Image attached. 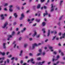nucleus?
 Here are the masks:
<instances>
[{
	"mask_svg": "<svg viewBox=\"0 0 65 65\" xmlns=\"http://www.w3.org/2000/svg\"><path fill=\"white\" fill-rule=\"evenodd\" d=\"M45 54V52H43L42 54V55L43 56H44Z\"/></svg>",
	"mask_w": 65,
	"mask_h": 65,
	"instance_id": "obj_35",
	"label": "nucleus"
},
{
	"mask_svg": "<svg viewBox=\"0 0 65 65\" xmlns=\"http://www.w3.org/2000/svg\"><path fill=\"white\" fill-rule=\"evenodd\" d=\"M51 63V62H48L47 63L48 65H50Z\"/></svg>",
	"mask_w": 65,
	"mask_h": 65,
	"instance_id": "obj_41",
	"label": "nucleus"
},
{
	"mask_svg": "<svg viewBox=\"0 0 65 65\" xmlns=\"http://www.w3.org/2000/svg\"><path fill=\"white\" fill-rule=\"evenodd\" d=\"M15 33V32L14 31H13L12 32V33L11 34V35L12 36H13L14 35V34Z\"/></svg>",
	"mask_w": 65,
	"mask_h": 65,
	"instance_id": "obj_17",
	"label": "nucleus"
},
{
	"mask_svg": "<svg viewBox=\"0 0 65 65\" xmlns=\"http://www.w3.org/2000/svg\"><path fill=\"white\" fill-rule=\"evenodd\" d=\"M55 32V30H54L53 31H51V33H53Z\"/></svg>",
	"mask_w": 65,
	"mask_h": 65,
	"instance_id": "obj_49",
	"label": "nucleus"
},
{
	"mask_svg": "<svg viewBox=\"0 0 65 65\" xmlns=\"http://www.w3.org/2000/svg\"><path fill=\"white\" fill-rule=\"evenodd\" d=\"M45 13H44L43 14V17H45V15H47L48 14V13H47V11L46 10L45 11Z\"/></svg>",
	"mask_w": 65,
	"mask_h": 65,
	"instance_id": "obj_7",
	"label": "nucleus"
},
{
	"mask_svg": "<svg viewBox=\"0 0 65 65\" xmlns=\"http://www.w3.org/2000/svg\"><path fill=\"white\" fill-rule=\"evenodd\" d=\"M1 17L2 18L1 20H3L4 19V16H3V15L2 14L1 15Z\"/></svg>",
	"mask_w": 65,
	"mask_h": 65,
	"instance_id": "obj_11",
	"label": "nucleus"
},
{
	"mask_svg": "<svg viewBox=\"0 0 65 65\" xmlns=\"http://www.w3.org/2000/svg\"><path fill=\"white\" fill-rule=\"evenodd\" d=\"M17 24V23H16V22H15L13 24V25H16V24Z\"/></svg>",
	"mask_w": 65,
	"mask_h": 65,
	"instance_id": "obj_48",
	"label": "nucleus"
},
{
	"mask_svg": "<svg viewBox=\"0 0 65 65\" xmlns=\"http://www.w3.org/2000/svg\"><path fill=\"white\" fill-rule=\"evenodd\" d=\"M63 2V1H60V3L59 4L60 6H61L62 5V3Z\"/></svg>",
	"mask_w": 65,
	"mask_h": 65,
	"instance_id": "obj_16",
	"label": "nucleus"
},
{
	"mask_svg": "<svg viewBox=\"0 0 65 65\" xmlns=\"http://www.w3.org/2000/svg\"><path fill=\"white\" fill-rule=\"evenodd\" d=\"M12 9L11 8H9V11H10V12H12Z\"/></svg>",
	"mask_w": 65,
	"mask_h": 65,
	"instance_id": "obj_23",
	"label": "nucleus"
},
{
	"mask_svg": "<svg viewBox=\"0 0 65 65\" xmlns=\"http://www.w3.org/2000/svg\"><path fill=\"white\" fill-rule=\"evenodd\" d=\"M58 35L59 36H61V32H60L58 33Z\"/></svg>",
	"mask_w": 65,
	"mask_h": 65,
	"instance_id": "obj_38",
	"label": "nucleus"
},
{
	"mask_svg": "<svg viewBox=\"0 0 65 65\" xmlns=\"http://www.w3.org/2000/svg\"><path fill=\"white\" fill-rule=\"evenodd\" d=\"M34 61V59L33 58H32L30 60V62H33Z\"/></svg>",
	"mask_w": 65,
	"mask_h": 65,
	"instance_id": "obj_26",
	"label": "nucleus"
},
{
	"mask_svg": "<svg viewBox=\"0 0 65 65\" xmlns=\"http://www.w3.org/2000/svg\"><path fill=\"white\" fill-rule=\"evenodd\" d=\"M40 37V35H37L36 37L37 38H39V37Z\"/></svg>",
	"mask_w": 65,
	"mask_h": 65,
	"instance_id": "obj_33",
	"label": "nucleus"
},
{
	"mask_svg": "<svg viewBox=\"0 0 65 65\" xmlns=\"http://www.w3.org/2000/svg\"><path fill=\"white\" fill-rule=\"evenodd\" d=\"M14 59V57H13L12 58H11V60H13Z\"/></svg>",
	"mask_w": 65,
	"mask_h": 65,
	"instance_id": "obj_34",
	"label": "nucleus"
},
{
	"mask_svg": "<svg viewBox=\"0 0 65 65\" xmlns=\"http://www.w3.org/2000/svg\"><path fill=\"white\" fill-rule=\"evenodd\" d=\"M45 0H41V2L42 3V2H43Z\"/></svg>",
	"mask_w": 65,
	"mask_h": 65,
	"instance_id": "obj_37",
	"label": "nucleus"
},
{
	"mask_svg": "<svg viewBox=\"0 0 65 65\" xmlns=\"http://www.w3.org/2000/svg\"><path fill=\"white\" fill-rule=\"evenodd\" d=\"M5 53H2V55L3 56H4V55H5Z\"/></svg>",
	"mask_w": 65,
	"mask_h": 65,
	"instance_id": "obj_30",
	"label": "nucleus"
},
{
	"mask_svg": "<svg viewBox=\"0 0 65 65\" xmlns=\"http://www.w3.org/2000/svg\"><path fill=\"white\" fill-rule=\"evenodd\" d=\"M33 10L35 11H36V9L35 8H33Z\"/></svg>",
	"mask_w": 65,
	"mask_h": 65,
	"instance_id": "obj_57",
	"label": "nucleus"
},
{
	"mask_svg": "<svg viewBox=\"0 0 65 65\" xmlns=\"http://www.w3.org/2000/svg\"><path fill=\"white\" fill-rule=\"evenodd\" d=\"M23 30L24 31H25V30H26V28H24L23 29Z\"/></svg>",
	"mask_w": 65,
	"mask_h": 65,
	"instance_id": "obj_59",
	"label": "nucleus"
},
{
	"mask_svg": "<svg viewBox=\"0 0 65 65\" xmlns=\"http://www.w3.org/2000/svg\"><path fill=\"white\" fill-rule=\"evenodd\" d=\"M41 43H39L38 45H37L36 43L34 44L32 46V49H34V48H35V46H38V45H41Z\"/></svg>",
	"mask_w": 65,
	"mask_h": 65,
	"instance_id": "obj_1",
	"label": "nucleus"
},
{
	"mask_svg": "<svg viewBox=\"0 0 65 65\" xmlns=\"http://www.w3.org/2000/svg\"><path fill=\"white\" fill-rule=\"evenodd\" d=\"M46 24V23L44 22H43L42 24V27H44Z\"/></svg>",
	"mask_w": 65,
	"mask_h": 65,
	"instance_id": "obj_6",
	"label": "nucleus"
},
{
	"mask_svg": "<svg viewBox=\"0 0 65 65\" xmlns=\"http://www.w3.org/2000/svg\"><path fill=\"white\" fill-rule=\"evenodd\" d=\"M29 55L30 56H32V53H30L29 54Z\"/></svg>",
	"mask_w": 65,
	"mask_h": 65,
	"instance_id": "obj_54",
	"label": "nucleus"
},
{
	"mask_svg": "<svg viewBox=\"0 0 65 65\" xmlns=\"http://www.w3.org/2000/svg\"><path fill=\"white\" fill-rule=\"evenodd\" d=\"M7 5H8V3H6L5 4L4 6H6Z\"/></svg>",
	"mask_w": 65,
	"mask_h": 65,
	"instance_id": "obj_29",
	"label": "nucleus"
},
{
	"mask_svg": "<svg viewBox=\"0 0 65 65\" xmlns=\"http://www.w3.org/2000/svg\"><path fill=\"white\" fill-rule=\"evenodd\" d=\"M51 9L50 11H51V12H52V11H53L54 9V8H53L55 7H54L53 6V4H51Z\"/></svg>",
	"mask_w": 65,
	"mask_h": 65,
	"instance_id": "obj_5",
	"label": "nucleus"
},
{
	"mask_svg": "<svg viewBox=\"0 0 65 65\" xmlns=\"http://www.w3.org/2000/svg\"><path fill=\"white\" fill-rule=\"evenodd\" d=\"M33 8H35L36 7V6H33Z\"/></svg>",
	"mask_w": 65,
	"mask_h": 65,
	"instance_id": "obj_53",
	"label": "nucleus"
},
{
	"mask_svg": "<svg viewBox=\"0 0 65 65\" xmlns=\"http://www.w3.org/2000/svg\"><path fill=\"white\" fill-rule=\"evenodd\" d=\"M29 39L31 41L32 40V39L31 38H29Z\"/></svg>",
	"mask_w": 65,
	"mask_h": 65,
	"instance_id": "obj_61",
	"label": "nucleus"
},
{
	"mask_svg": "<svg viewBox=\"0 0 65 65\" xmlns=\"http://www.w3.org/2000/svg\"><path fill=\"white\" fill-rule=\"evenodd\" d=\"M56 36H55L52 39V40H54L55 39V38H56Z\"/></svg>",
	"mask_w": 65,
	"mask_h": 65,
	"instance_id": "obj_27",
	"label": "nucleus"
},
{
	"mask_svg": "<svg viewBox=\"0 0 65 65\" xmlns=\"http://www.w3.org/2000/svg\"><path fill=\"white\" fill-rule=\"evenodd\" d=\"M45 62V61H43L41 63V62H37L36 63L37 65H42V64H43Z\"/></svg>",
	"mask_w": 65,
	"mask_h": 65,
	"instance_id": "obj_2",
	"label": "nucleus"
},
{
	"mask_svg": "<svg viewBox=\"0 0 65 65\" xmlns=\"http://www.w3.org/2000/svg\"><path fill=\"white\" fill-rule=\"evenodd\" d=\"M9 39H10L9 37L7 39V40H8V41L9 40Z\"/></svg>",
	"mask_w": 65,
	"mask_h": 65,
	"instance_id": "obj_63",
	"label": "nucleus"
},
{
	"mask_svg": "<svg viewBox=\"0 0 65 65\" xmlns=\"http://www.w3.org/2000/svg\"><path fill=\"white\" fill-rule=\"evenodd\" d=\"M37 60L38 61L39 60H41V58H40V57L38 58H37Z\"/></svg>",
	"mask_w": 65,
	"mask_h": 65,
	"instance_id": "obj_21",
	"label": "nucleus"
},
{
	"mask_svg": "<svg viewBox=\"0 0 65 65\" xmlns=\"http://www.w3.org/2000/svg\"><path fill=\"white\" fill-rule=\"evenodd\" d=\"M13 6L12 5H11L9 6L10 8H11Z\"/></svg>",
	"mask_w": 65,
	"mask_h": 65,
	"instance_id": "obj_47",
	"label": "nucleus"
},
{
	"mask_svg": "<svg viewBox=\"0 0 65 65\" xmlns=\"http://www.w3.org/2000/svg\"><path fill=\"white\" fill-rule=\"evenodd\" d=\"M58 45H59V46H61V45L60 43L58 44Z\"/></svg>",
	"mask_w": 65,
	"mask_h": 65,
	"instance_id": "obj_58",
	"label": "nucleus"
},
{
	"mask_svg": "<svg viewBox=\"0 0 65 65\" xmlns=\"http://www.w3.org/2000/svg\"><path fill=\"white\" fill-rule=\"evenodd\" d=\"M6 43H4L3 44V48H4V49H5L6 48V46H5V44H6Z\"/></svg>",
	"mask_w": 65,
	"mask_h": 65,
	"instance_id": "obj_8",
	"label": "nucleus"
},
{
	"mask_svg": "<svg viewBox=\"0 0 65 65\" xmlns=\"http://www.w3.org/2000/svg\"><path fill=\"white\" fill-rule=\"evenodd\" d=\"M49 48L50 49H52V48H53V47L51 46H49Z\"/></svg>",
	"mask_w": 65,
	"mask_h": 65,
	"instance_id": "obj_32",
	"label": "nucleus"
},
{
	"mask_svg": "<svg viewBox=\"0 0 65 65\" xmlns=\"http://www.w3.org/2000/svg\"><path fill=\"white\" fill-rule=\"evenodd\" d=\"M40 12H38V17H40V16L41 15H40V13H39Z\"/></svg>",
	"mask_w": 65,
	"mask_h": 65,
	"instance_id": "obj_18",
	"label": "nucleus"
},
{
	"mask_svg": "<svg viewBox=\"0 0 65 65\" xmlns=\"http://www.w3.org/2000/svg\"><path fill=\"white\" fill-rule=\"evenodd\" d=\"M36 34H37L36 32V31H35L34 34L32 36L33 37H34V36H35L36 35Z\"/></svg>",
	"mask_w": 65,
	"mask_h": 65,
	"instance_id": "obj_14",
	"label": "nucleus"
},
{
	"mask_svg": "<svg viewBox=\"0 0 65 65\" xmlns=\"http://www.w3.org/2000/svg\"><path fill=\"white\" fill-rule=\"evenodd\" d=\"M16 31H18L19 30V28H17L16 29Z\"/></svg>",
	"mask_w": 65,
	"mask_h": 65,
	"instance_id": "obj_52",
	"label": "nucleus"
},
{
	"mask_svg": "<svg viewBox=\"0 0 65 65\" xmlns=\"http://www.w3.org/2000/svg\"><path fill=\"white\" fill-rule=\"evenodd\" d=\"M42 30V31H44V30H45V29H44V28H43Z\"/></svg>",
	"mask_w": 65,
	"mask_h": 65,
	"instance_id": "obj_64",
	"label": "nucleus"
},
{
	"mask_svg": "<svg viewBox=\"0 0 65 65\" xmlns=\"http://www.w3.org/2000/svg\"><path fill=\"white\" fill-rule=\"evenodd\" d=\"M57 59H59V56H57Z\"/></svg>",
	"mask_w": 65,
	"mask_h": 65,
	"instance_id": "obj_51",
	"label": "nucleus"
},
{
	"mask_svg": "<svg viewBox=\"0 0 65 65\" xmlns=\"http://www.w3.org/2000/svg\"><path fill=\"white\" fill-rule=\"evenodd\" d=\"M20 32L19 31L17 33V34L18 35H19V34H20Z\"/></svg>",
	"mask_w": 65,
	"mask_h": 65,
	"instance_id": "obj_56",
	"label": "nucleus"
},
{
	"mask_svg": "<svg viewBox=\"0 0 65 65\" xmlns=\"http://www.w3.org/2000/svg\"><path fill=\"white\" fill-rule=\"evenodd\" d=\"M40 55H41V53H39L37 54V56H40Z\"/></svg>",
	"mask_w": 65,
	"mask_h": 65,
	"instance_id": "obj_20",
	"label": "nucleus"
},
{
	"mask_svg": "<svg viewBox=\"0 0 65 65\" xmlns=\"http://www.w3.org/2000/svg\"><path fill=\"white\" fill-rule=\"evenodd\" d=\"M31 63H32L33 64H35V61L34 62L32 61V62H31Z\"/></svg>",
	"mask_w": 65,
	"mask_h": 65,
	"instance_id": "obj_46",
	"label": "nucleus"
},
{
	"mask_svg": "<svg viewBox=\"0 0 65 65\" xmlns=\"http://www.w3.org/2000/svg\"><path fill=\"white\" fill-rule=\"evenodd\" d=\"M8 57V58H11V55H9Z\"/></svg>",
	"mask_w": 65,
	"mask_h": 65,
	"instance_id": "obj_44",
	"label": "nucleus"
},
{
	"mask_svg": "<svg viewBox=\"0 0 65 65\" xmlns=\"http://www.w3.org/2000/svg\"><path fill=\"white\" fill-rule=\"evenodd\" d=\"M24 17L25 15L23 13H22L21 15V17L20 18V20H23V18H24Z\"/></svg>",
	"mask_w": 65,
	"mask_h": 65,
	"instance_id": "obj_4",
	"label": "nucleus"
},
{
	"mask_svg": "<svg viewBox=\"0 0 65 65\" xmlns=\"http://www.w3.org/2000/svg\"><path fill=\"white\" fill-rule=\"evenodd\" d=\"M44 9H46L47 8H46V7L45 6H44Z\"/></svg>",
	"mask_w": 65,
	"mask_h": 65,
	"instance_id": "obj_55",
	"label": "nucleus"
},
{
	"mask_svg": "<svg viewBox=\"0 0 65 65\" xmlns=\"http://www.w3.org/2000/svg\"><path fill=\"white\" fill-rule=\"evenodd\" d=\"M61 23V22H59L58 23H57V24L59 25V26H61V24H60V23Z\"/></svg>",
	"mask_w": 65,
	"mask_h": 65,
	"instance_id": "obj_19",
	"label": "nucleus"
},
{
	"mask_svg": "<svg viewBox=\"0 0 65 65\" xmlns=\"http://www.w3.org/2000/svg\"><path fill=\"white\" fill-rule=\"evenodd\" d=\"M4 57L2 58H0V60H1V59H2V60H4Z\"/></svg>",
	"mask_w": 65,
	"mask_h": 65,
	"instance_id": "obj_39",
	"label": "nucleus"
},
{
	"mask_svg": "<svg viewBox=\"0 0 65 65\" xmlns=\"http://www.w3.org/2000/svg\"><path fill=\"white\" fill-rule=\"evenodd\" d=\"M40 19L38 20L37 19H36V21L38 23H39L40 22Z\"/></svg>",
	"mask_w": 65,
	"mask_h": 65,
	"instance_id": "obj_12",
	"label": "nucleus"
},
{
	"mask_svg": "<svg viewBox=\"0 0 65 65\" xmlns=\"http://www.w3.org/2000/svg\"><path fill=\"white\" fill-rule=\"evenodd\" d=\"M39 52L40 53H41V54H42V52L41 51V49H39Z\"/></svg>",
	"mask_w": 65,
	"mask_h": 65,
	"instance_id": "obj_24",
	"label": "nucleus"
},
{
	"mask_svg": "<svg viewBox=\"0 0 65 65\" xmlns=\"http://www.w3.org/2000/svg\"><path fill=\"white\" fill-rule=\"evenodd\" d=\"M54 32L55 34H56L57 33V32L56 31H54Z\"/></svg>",
	"mask_w": 65,
	"mask_h": 65,
	"instance_id": "obj_40",
	"label": "nucleus"
},
{
	"mask_svg": "<svg viewBox=\"0 0 65 65\" xmlns=\"http://www.w3.org/2000/svg\"><path fill=\"white\" fill-rule=\"evenodd\" d=\"M62 17L63 16H62L61 17H60L59 18V21H60V20H61Z\"/></svg>",
	"mask_w": 65,
	"mask_h": 65,
	"instance_id": "obj_22",
	"label": "nucleus"
},
{
	"mask_svg": "<svg viewBox=\"0 0 65 65\" xmlns=\"http://www.w3.org/2000/svg\"><path fill=\"white\" fill-rule=\"evenodd\" d=\"M47 34V36H49L50 34V30H48V33Z\"/></svg>",
	"mask_w": 65,
	"mask_h": 65,
	"instance_id": "obj_10",
	"label": "nucleus"
},
{
	"mask_svg": "<svg viewBox=\"0 0 65 65\" xmlns=\"http://www.w3.org/2000/svg\"><path fill=\"white\" fill-rule=\"evenodd\" d=\"M28 56H26L25 57V59H28Z\"/></svg>",
	"mask_w": 65,
	"mask_h": 65,
	"instance_id": "obj_60",
	"label": "nucleus"
},
{
	"mask_svg": "<svg viewBox=\"0 0 65 65\" xmlns=\"http://www.w3.org/2000/svg\"><path fill=\"white\" fill-rule=\"evenodd\" d=\"M4 10H5V11H6L7 10V9L6 8H4Z\"/></svg>",
	"mask_w": 65,
	"mask_h": 65,
	"instance_id": "obj_43",
	"label": "nucleus"
},
{
	"mask_svg": "<svg viewBox=\"0 0 65 65\" xmlns=\"http://www.w3.org/2000/svg\"><path fill=\"white\" fill-rule=\"evenodd\" d=\"M61 52V50H59V53H60Z\"/></svg>",
	"mask_w": 65,
	"mask_h": 65,
	"instance_id": "obj_50",
	"label": "nucleus"
},
{
	"mask_svg": "<svg viewBox=\"0 0 65 65\" xmlns=\"http://www.w3.org/2000/svg\"><path fill=\"white\" fill-rule=\"evenodd\" d=\"M40 7V4H39L38 5L37 8V9H39Z\"/></svg>",
	"mask_w": 65,
	"mask_h": 65,
	"instance_id": "obj_15",
	"label": "nucleus"
},
{
	"mask_svg": "<svg viewBox=\"0 0 65 65\" xmlns=\"http://www.w3.org/2000/svg\"><path fill=\"white\" fill-rule=\"evenodd\" d=\"M20 26L21 27H22V26H23V24H20Z\"/></svg>",
	"mask_w": 65,
	"mask_h": 65,
	"instance_id": "obj_62",
	"label": "nucleus"
},
{
	"mask_svg": "<svg viewBox=\"0 0 65 65\" xmlns=\"http://www.w3.org/2000/svg\"><path fill=\"white\" fill-rule=\"evenodd\" d=\"M21 39H22V37H20L19 38V40L20 41L21 40Z\"/></svg>",
	"mask_w": 65,
	"mask_h": 65,
	"instance_id": "obj_42",
	"label": "nucleus"
},
{
	"mask_svg": "<svg viewBox=\"0 0 65 65\" xmlns=\"http://www.w3.org/2000/svg\"><path fill=\"white\" fill-rule=\"evenodd\" d=\"M53 54L54 55H56L57 54V52H54Z\"/></svg>",
	"mask_w": 65,
	"mask_h": 65,
	"instance_id": "obj_28",
	"label": "nucleus"
},
{
	"mask_svg": "<svg viewBox=\"0 0 65 65\" xmlns=\"http://www.w3.org/2000/svg\"><path fill=\"white\" fill-rule=\"evenodd\" d=\"M14 16L15 18H17V17H18V15H17V13H15L14 14Z\"/></svg>",
	"mask_w": 65,
	"mask_h": 65,
	"instance_id": "obj_13",
	"label": "nucleus"
},
{
	"mask_svg": "<svg viewBox=\"0 0 65 65\" xmlns=\"http://www.w3.org/2000/svg\"><path fill=\"white\" fill-rule=\"evenodd\" d=\"M20 63L21 64H22L23 63V61L22 60H21V61L20 62Z\"/></svg>",
	"mask_w": 65,
	"mask_h": 65,
	"instance_id": "obj_36",
	"label": "nucleus"
},
{
	"mask_svg": "<svg viewBox=\"0 0 65 65\" xmlns=\"http://www.w3.org/2000/svg\"><path fill=\"white\" fill-rule=\"evenodd\" d=\"M55 59H54V58H53V59H52V61L53 62H54V61H55Z\"/></svg>",
	"mask_w": 65,
	"mask_h": 65,
	"instance_id": "obj_45",
	"label": "nucleus"
},
{
	"mask_svg": "<svg viewBox=\"0 0 65 65\" xmlns=\"http://www.w3.org/2000/svg\"><path fill=\"white\" fill-rule=\"evenodd\" d=\"M7 62L8 63L9 62V60L8 59H7Z\"/></svg>",
	"mask_w": 65,
	"mask_h": 65,
	"instance_id": "obj_31",
	"label": "nucleus"
},
{
	"mask_svg": "<svg viewBox=\"0 0 65 65\" xmlns=\"http://www.w3.org/2000/svg\"><path fill=\"white\" fill-rule=\"evenodd\" d=\"M22 53H23V51L21 50L20 52V53L19 54V56L21 57H22Z\"/></svg>",
	"mask_w": 65,
	"mask_h": 65,
	"instance_id": "obj_9",
	"label": "nucleus"
},
{
	"mask_svg": "<svg viewBox=\"0 0 65 65\" xmlns=\"http://www.w3.org/2000/svg\"><path fill=\"white\" fill-rule=\"evenodd\" d=\"M27 46V44H25L24 45V47L25 48H26V47Z\"/></svg>",
	"mask_w": 65,
	"mask_h": 65,
	"instance_id": "obj_25",
	"label": "nucleus"
},
{
	"mask_svg": "<svg viewBox=\"0 0 65 65\" xmlns=\"http://www.w3.org/2000/svg\"><path fill=\"white\" fill-rule=\"evenodd\" d=\"M7 25H8V22H6L5 23V24H4V26L2 27V28L3 29H5Z\"/></svg>",
	"mask_w": 65,
	"mask_h": 65,
	"instance_id": "obj_3",
	"label": "nucleus"
}]
</instances>
